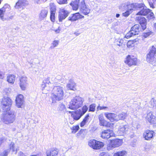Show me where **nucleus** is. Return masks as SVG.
Returning a JSON list of instances; mask_svg holds the SVG:
<instances>
[{"label": "nucleus", "mask_w": 156, "mask_h": 156, "mask_svg": "<svg viewBox=\"0 0 156 156\" xmlns=\"http://www.w3.org/2000/svg\"><path fill=\"white\" fill-rule=\"evenodd\" d=\"M130 5H129L128 8L129 9L130 8V9L127 10L126 12L123 13L122 14V15L123 16L125 17H127L130 14V13L132 12V10H134L130 6Z\"/></svg>", "instance_id": "c9c22d12"}, {"label": "nucleus", "mask_w": 156, "mask_h": 156, "mask_svg": "<svg viewBox=\"0 0 156 156\" xmlns=\"http://www.w3.org/2000/svg\"><path fill=\"white\" fill-rule=\"evenodd\" d=\"M48 12V11L47 9H43L41 10L39 15V19L41 20L44 19L47 17Z\"/></svg>", "instance_id": "5701e85b"}, {"label": "nucleus", "mask_w": 156, "mask_h": 156, "mask_svg": "<svg viewBox=\"0 0 156 156\" xmlns=\"http://www.w3.org/2000/svg\"><path fill=\"white\" fill-rule=\"evenodd\" d=\"M134 35V34H133V32L130 30L129 32L126 34L125 36V38L128 39Z\"/></svg>", "instance_id": "8fccbe9b"}, {"label": "nucleus", "mask_w": 156, "mask_h": 156, "mask_svg": "<svg viewBox=\"0 0 156 156\" xmlns=\"http://www.w3.org/2000/svg\"><path fill=\"white\" fill-rule=\"evenodd\" d=\"M29 5V2L27 0H18L14 7L17 10H24Z\"/></svg>", "instance_id": "423d86ee"}, {"label": "nucleus", "mask_w": 156, "mask_h": 156, "mask_svg": "<svg viewBox=\"0 0 156 156\" xmlns=\"http://www.w3.org/2000/svg\"><path fill=\"white\" fill-rule=\"evenodd\" d=\"M49 80V78H47L44 80L41 84V87L43 93L47 94L48 93V92L51 90L49 87V83L51 84Z\"/></svg>", "instance_id": "9d476101"}, {"label": "nucleus", "mask_w": 156, "mask_h": 156, "mask_svg": "<svg viewBox=\"0 0 156 156\" xmlns=\"http://www.w3.org/2000/svg\"><path fill=\"white\" fill-rule=\"evenodd\" d=\"M79 127L78 125L75 126H73L71 128V129L72 130V132L73 133H76L79 130Z\"/></svg>", "instance_id": "c03bdc74"}, {"label": "nucleus", "mask_w": 156, "mask_h": 156, "mask_svg": "<svg viewBox=\"0 0 156 156\" xmlns=\"http://www.w3.org/2000/svg\"><path fill=\"white\" fill-rule=\"evenodd\" d=\"M96 106V105L95 104H92L90 105L89 108V112H94L95 111V108Z\"/></svg>", "instance_id": "37998d69"}, {"label": "nucleus", "mask_w": 156, "mask_h": 156, "mask_svg": "<svg viewBox=\"0 0 156 156\" xmlns=\"http://www.w3.org/2000/svg\"><path fill=\"white\" fill-rule=\"evenodd\" d=\"M84 101L83 98L79 96H76L70 101L68 108L73 110H76L82 107Z\"/></svg>", "instance_id": "7ed1b4c3"}, {"label": "nucleus", "mask_w": 156, "mask_h": 156, "mask_svg": "<svg viewBox=\"0 0 156 156\" xmlns=\"http://www.w3.org/2000/svg\"><path fill=\"white\" fill-rule=\"evenodd\" d=\"M89 114H87L84 117L83 120L80 123V126L83 127L88 122L89 119Z\"/></svg>", "instance_id": "72a5a7b5"}, {"label": "nucleus", "mask_w": 156, "mask_h": 156, "mask_svg": "<svg viewBox=\"0 0 156 156\" xmlns=\"http://www.w3.org/2000/svg\"><path fill=\"white\" fill-rule=\"evenodd\" d=\"M143 30H145L146 28V23L140 24Z\"/></svg>", "instance_id": "bf43d9fd"}, {"label": "nucleus", "mask_w": 156, "mask_h": 156, "mask_svg": "<svg viewBox=\"0 0 156 156\" xmlns=\"http://www.w3.org/2000/svg\"><path fill=\"white\" fill-rule=\"evenodd\" d=\"M136 41V40L128 41L127 44V46L129 48L133 47L134 46V43Z\"/></svg>", "instance_id": "a19ab883"}, {"label": "nucleus", "mask_w": 156, "mask_h": 156, "mask_svg": "<svg viewBox=\"0 0 156 156\" xmlns=\"http://www.w3.org/2000/svg\"><path fill=\"white\" fill-rule=\"evenodd\" d=\"M83 116L80 112V110H77L74 111L72 114V117L75 120H78Z\"/></svg>", "instance_id": "412c9836"}, {"label": "nucleus", "mask_w": 156, "mask_h": 156, "mask_svg": "<svg viewBox=\"0 0 156 156\" xmlns=\"http://www.w3.org/2000/svg\"><path fill=\"white\" fill-rule=\"evenodd\" d=\"M97 140L94 139L90 140L88 142V145L90 147L94 149V147L97 142Z\"/></svg>", "instance_id": "e433bc0d"}, {"label": "nucleus", "mask_w": 156, "mask_h": 156, "mask_svg": "<svg viewBox=\"0 0 156 156\" xmlns=\"http://www.w3.org/2000/svg\"><path fill=\"white\" fill-rule=\"evenodd\" d=\"M80 12L84 15H87L88 14L90 10L86 5L84 1L82 0L81 3L80 4Z\"/></svg>", "instance_id": "1a4fd4ad"}, {"label": "nucleus", "mask_w": 156, "mask_h": 156, "mask_svg": "<svg viewBox=\"0 0 156 156\" xmlns=\"http://www.w3.org/2000/svg\"><path fill=\"white\" fill-rule=\"evenodd\" d=\"M14 143H11L10 144V150L12 152L14 151Z\"/></svg>", "instance_id": "13d9d810"}, {"label": "nucleus", "mask_w": 156, "mask_h": 156, "mask_svg": "<svg viewBox=\"0 0 156 156\" xmlns=\"http://www.w3.org/2000/svg\"><path fill=\"white\" fill-rule=\"evenodd\" d=\"M124 62L129 66H136L137 64V59L133 56L128 55L126 58Z\"/></svg>", "instance_id": "6e6552de"}, {"label": "nucleus", "mask_w": 156, "mask_h": 156, "mask_svg": "<svg viewBox=\"0 0 156 156\" xmlns=\"http://www.w3.org/2000/svg\"><path fill=\"white\" fill-rule=\"evenodd\" d=\"M153 2H152L150 1L149 2L150 6L151 8H154V4L156 2V1H155L154 0H152Z\"/></svg>", "instance_id": "5fc2aeb1"}, {"label": "nucleus", "mask_w": 156, "mask_h": 156, "mask_svg": "<svg viewBox=\"0 0 156 156\" xmlns=\"http://www.w3.org/2000/svg\"><path fill=\"white\" fill-rule=\"evenodd\" d=\"M104 109L105 111H108L109 110V109L107 107L101 106L99 105L98 106L97 108V110L98 111L99 110H101Z\"/></svg>", "instance_id": "a18cd8bd"}, {"label": "nucleus", "mask_w": 156, "mask_h": 156, "mask_svg": "<svg viewBox=\"0 0 156 156\" xmlns=\"http://www.w3.org/2000/svg\"><path fill=\"white\" fill-rule=\"evenodd\" d=\"M64 92L63 88L60 86H57L54 87L51 95L52 103L56 102V101H60L63 98Z\"/></svg>", "instance_id": "f257e3e1"}, {"label": "nucleus", "mask_w": 156, "mask_h": 156, "mask_svg": "<svg viewBox=\"0 0 156 156\" xmlns=\"http://www.w3.org/2000/svg\"><path fill=\"white\" fill-rule=\"evenodd\" d=\"M104 145V144L103 142L97 141L95 146L94 147V149H99L103 147Z\"/></svg>", "instance_id": "f704fd0d"}, {"label": "nucleus", "mask_w": 156, "mask_h": 156, "mask_svg": "<svg viewBox=\"0 0 156 156\" xmlns=\"http://www.w3.org/2000/svg\"><path fill=\"white\" fill-rule=\"evenodd\" d=\"M135 20L139 22L140 24L146 23L145 18L141 16L136 17Z\"/></svg>", "instance_id": "2f4dec72"}, {"label": "nucleus", "mask_w": 156, "mask_h": 156, "mask_svg": "<svg viewBox=\"0 0 156 156\" xmlns=\"http://www.w3.org/2000/svg\"><path fill=\"white\" fill-rule=\"evenodd\" d=\"M66 112L69 113L71 115V116H72V114H73V112H71L69 111H66V110H65Z\"/></svg>", "instance_id": "69168bd1"}, {"label": "nucleus", "mask_w": 156, "mask_h": 156, "mask_svg": "<svg viewBox=\"0 0 156 156\" xmlns=\"http://www.w3.org/2000/svg\"><path fill=\"white\" fill-rule=\"evenodd\" d=\"M4 73L0 71V78L2 79L4 77Z\"/></svg>", "instance_id": "680f3d73"}, {"label": "nucleus", "mask_w": 156, "mask_h": 156, "mask_svg": "<svg viewBox=\"0 0 156 156\" xmlns=\"http://www.w3.org/2000/svg\"><path fill=\"white\" fill-rule=\"evenodd\" d=\"M128 129V128L126 126H121L119 128V133L122 134L124 133Z\"/></svg>", "instance_id": "473e14b6"}, {"label": "nucleus", "mask_w": 156, "mask_h": 156, "mask_svg": "<svg viewBox=\"0 0 156 156\" xmlns=\"http://www.w3.org/2000/svg\"><path fill=\"white\" fill-rule=\"evenodd\" d=\"M98 119L99 122V125L101 126H109V123L106 121L102 115L101 114L99 115Z\"/></svg>", "instance_id": "6ab92c4d"}, {"label": "nucleus", "mask_w": 156, "mask_h": 156, "mask_svg": "<svg viewBox=\"0 0 156 156\" xmlns=\"http://www.w3.org/2000/svg\"><path fill=\"white\" fill-rule=\"evenodd\" d=\"M76 83L72 80L69 81L66 85L67 88L69 90H74L75 89Z\"/></svg>", "instance_id": "393cba45"}, {"label": "nucleus", "mask_w": 156, "mask_h": 156, "mask_svg": "<svg viewBox=\"0 0 156 156\" xmlns=\"http://www.w3.org/2000/svg\"><path fill=\"white\" fill-rule=\"evenodd\" d=\"M27 78L25 76H22L20 79V87L22 90H25L27 86Z\"/></svg>", "instance_id": "f3484780"}, {"label": "nucleus", "mask_w": 156, "mask_h": 156, "mask_svg": "<svg viewBox=\"0 0 156 156\" xmlns=\"http://www.w3.org/2000/svg\"><path fill=\"white\" fill-rule=\"evenodd\" d=\"M139 25L136 24L131 28L130 30L133 32V34L135 35L138 34L140 30L139 29Z\"/></svg>", "instance_id": "4be33fe9"}, {"label": "nucleus", "mask_w": 156, "mask_h": 156, "mask_svg": "<svg viewBox=\"0 0 156 156\" xmlns=\"http://www.w3.org/2000/svg\"><path fill=\"white\" fill-rule=\"evenodd\" d=\"M51 14H50V19L51 21L52 22H54L55 21V12H50Z\"/></svg>", "instance_id": "09e8293b"}, {"label": "nucleus", "mask_w": 156, "mask_h": 156, "mask_svg": "<svg viewBox=\"0 0 156 156\" xmlns=\"http://www.w3.org/2000/svg\"><path fill=\"white\" fill-rule=\"evenodd\" d=\"M79 0H74L71 2L70 4V5L72 7V9L74 10H76L79 7L80 8Z\"/></svg>", "instance_id": "aec40b11"}, {"label": "nucleus", "mask_w": 156, "mask_h": 156, "mask_svg": "<svg viewBox=\"0 0 156 156\" xmlns=\"http://www.w3.org/2000/svg\"><path fill=\"white\" fill-rule=\"evenodd\" d=\"M5 111L6 113L3 115L1 119L2 122L6 124L12 123L15 120V112L10 110Z\"/></svg>", "instance_id": "20e7f679"}, {"label": "nucleus", "mask_w": 156, "mask_h": 156, "mask_svg": "<svg viewBox=\"0 0 156 156\" xmlns=\"http://www.w3.org/2000/svg\"><path fill=\"white\" fill-rule=\"evenodd\" d=\"M12 105V100L8 97H5L2 99V105L3 109L5 111L10 110Z\"/></svg>", "instance_id": "0eeeda50"}, {"label": "nucleus", "mask_w": 156, "mask_h": 156, "mask_svg": "<svg viewBox=\"0 0 156 156\" xmlns=\"http://www.w3.org/2000/svg\"><path fill=\"white\" fill-rule=\"evenodd\" d=\"M4 141V139H2V138H1L0 139V143H2V142H3Z\"/></svg>", "instance_id": "338daca9"}, {"label": "nucleus", "mask_w": 156, "mask_h": 156, "mask_svg": "<svg viewBox=\"0 0 156 156\" xmlns=\"http://www.w3.org/2000/svg\"><path fill=\"white\" fill-rule=\"evenodd\" d=\"M58 109L61 111H63L66 110V107L65 105L62 104H60L58 107Z\"/></svg>", "instance_id": "de8ad7c7"}, {"label": "nucleus", "mask_w": 156, "mask_h": 156, "mask_svg": "<svg viewBox=\"0 0 156 156\" xmlns=\"http://www.w3.org/2000/svg\"><path fill=\"white\" fill-rule=\"evenodd\" d=\"M155 102V100L154 98H152L150 103L151 107L154 109H156V103Z\"/></svg>", "instance_id": "79ce46f5"}, {"label": "nucleus", "mask_w": 156, "mask_h": 156, "mask_svg": "<svg viewBox=\"0 0 156 156\" xmlns=\"http://www.w3.org/2000/svg\"><path fill=\"white\" fill-rule=\"evenodd\" d=\"M58 154V151L55 150H51L50 151L47 152V156H56Z\"/></svg>", "instance_id": "c756f323"}, {"label": "nucleus", "mask_w": 156, "mask_h": 156, "mask_svg": "<svg viewBox=\"0 0 156 156\" xmlns=\"http://www.w3.org/2000/svg\"><path fill=\"white\" fill-rule=\"evenodd\" d=\"M61 30V28L60 27H58L57 29L54 30V31L56 33H58L60 32Z\"/></svg>", "instance_id": "e2e57ef3"}, {"label": "nucleus", "mask_w": 156, "mask_h": 156, "mask_svg": "<svg viewBox=\"0 0 156 156\" xmlns=\"http://www.w3.org/2000/svg\"><path fill=\"white\" fill-rule=\"evenodd\" d=\"M69 14V12L64 9H60L59 12L58 18L59 21L61 22L64 20Z\"/></svg>", "instance_id": "f8f14e48"}, {"label": "nucleus", "mask_w": 156, "mask_h": 156, "mask_svg": "<svg viewBox=\"0 0 156 156\" xmlns=\"http://www.w3.org/2000/svg\"><path fill=\"white\" fill-rule=\"evenodd\" d=\"M127 116V114L125 112H122L119 114L118 115H117L116 121L120 120H124Z\"/></svg>", "instance_id": "bb28decb"}, {"label": "nucleus", "mask_w": 156, "mask_h": 156, "mask_svg": "<svg viewBox=\"0 0 156 156\" xmlns=\"http://www.w3.org/2000/svg\"><path fill=\"white\" fill-rule=\"evenodd\" d=\"M9 150H5L2 154L1 156H7Z\"/></svg>", "instance_id": "4d7b16f0"}, {"label": "nucleus", "mask_w": 156, "mask_h": 156, "mask_svg": "<svg viewBox=\"0 0 156 156\" xmlns=\"http://www.w3.org/2000/svg\"><path fill=\"white\" fill-rule=\"evenodd\" d=\"M154 133V132L152 130H147L144 133V137L145 140H150L153 138Z\"/></svg>", "instance_id": "2eb2a0df"}, {"label": "nucleus", "mask_w": 156, "mask_h": 156, "mask_svg": "<svg viewBox=\"0 0 156 156\" xmlns=\"http://www.w3.org/2000/svg\"><path fill=\"white\" fill-rule=\"evenodd\" d=\"M155 116L152 115L151 112H149L147 115L146 117L147 121L150 123H153L155 119Z\"/></svg>", "instance_id": "a878e982"}, {"label": "nucleus", "mask_w": 156, "mask_h": 156, "mask_svg": "<svg viewBox=\"0 0 156 156\" xmlns=\"http://www.w3.org/2000/svg\"><path fill=\"white\" fill-rule=\"evenodd\" d=\"M151 11L150 10V12H149V13L147 15V17L149 19H154L155 17L154 13L152 12H151Z\"/></svg>", "instance_id": "49530a36"}, {"label": "nucleus", "mask_w": 156, "mask_h": 156, "mask_svg": "<svg viewBox=\"0 0 156 156\" xmlns=\"http://www.w3.org/2000/svg\"><path fill=\"white\" fill-rule=\"evenodd\" d=\"M59 41L58 40H54L52 43L51 45L50 46L51 49H53L55 47H56L58 44Z\"/></svg>", "instance_id": "ea45409f"}, {"label": "nucleus", "mask_w": 156, "mask_h": 156, "mask_svg": "<svg viewBox=\"0 0 156 156\" xmlns=\"http://www.w3.org/2000/svg\"><path fill=\"white\" fill-rule=\"evenodd\" d=\"M4 14L0 9V19L3 21L5 20H10L12 19L13 17V16H7L6 17H4Z\"/></svg>", "instance_id": "b1692460"}, {"label": "nucleus", "mask_w": 156, "mask_h": 156, "mask_svg": "<svg viewBox=\"0 0 156 156\" xmlns=\"http://www.w3.org/2000/svg\"><path fill=\"white\" fill-rule=\"evenodd\" d=\"M59 4H63L67 3V0H56Z\"/></svg>", "instance_id": "3c124183"}, {"label": "nucleus", "mask_w": 156, "mask_h": 156, "mask_svg": "<svg viewBox=\"0 0 156 156\" xmlns=\"http://www.w3.org/2000/svg\"><path fill=\"white\" fill-rule=\"evenodd\" d=\"M16 102L17 106L19 108H21L24 103L23 95L20 94L17 95L16 98Z\"/></svg>", "instance_id": "4468645a"}, {"label": "nucleus", "mask_w": 156, "mask_h": 156, "mask_svg": "<svg viewBox=\"0 0 156 156\" xmlns=\"http://www.w3.org/2000/svg\"><path fill=\"white\" fill-rule=\"evenodd\" d=\"M15 77L16 76L14 75L10 74L7 77V81L9 83L13 84L15 80Z\"/></svg>", "instance_id": "cd10ccee"}, {"label": "nucleus", "mask_w": 156, "mask_h": 156, "mask_svg": "<svg viewBox=\"0 0 156 156\" xmlns=\"http://www.w3.org/2000/svg\"><path fill=\"white\" fill-rule=\"evenodd\" d=\"M19 156H26L22 152H20L19 153Z\"/></svg>", "instance_id": "0e129e2a"}, {"label": "nucleus", "mask_w": 156, "mask_h": 156, "mask_svg": "<svg viewBox=\"0 0 156 156\" xmlns=\"http://www.w3.org/2000/svg\"><path fill=\"white\" fill-rule=\"evenodd\" d=\"M122 144V140L116 139L111 141L110 144L109 145V147L114 148L120 146Z\"/></svg>", "instance_id": "ddd939ff"}, {"label": "nucleus", "mask_w": 156, "mask_h": 156, "mask_svg": "<svg viewBox=\"0 0 156 156\" xmlns=\"http://www.w3.org/2000/svg\"><path fill=\"white\" fill-rule=\"evenodd\" d=\"M19 17H21L24 19H25L26 18V15L23 12H21L20 13L19 16Z\"/></svg>", "instance_id": "6e6d98bb"}, {"label": "nucleus", "mask_w": 156, "mask_h": 156, "mask_svg": "<svg viewBox=\"0 0 156 156\" xmlns=\"http://www.w3.org/2000/svg\"><path fill=\"white\" fill-rule=\"evenodd\" d=\"M83 17V16L80 15L79 12H77L70 15L68 19L69 20L74 21L80 18H82Z\"/></svg>", "instance_id": "a211bd4d"}, {"label": "nucleus", "mask_w": 156, "mask_h": 156, "mask_svg": "<svg viewBox=\"0 0 156 156\" xmlns=\"http://www.w3.org/2000/svg\"><path fill=\"white\" fill-rule=\"evenodd\" d=\"M100 136L105 139H107L113 135L112 130L110 129H106L103 130L101 133Z\"/></svg>", "instance_id": "9b49d317"}, {"label": "nucleus", "mask_w": 156, "mask_h": 156, "mask_svg": "<svg viewBox=\"0 0 156 156\" xmlns=\"http://www.w3.org/2000/svg\"><path fill=\"white\" fill-rule=\"evenodd\" d=\"M130 6L134 10H140L136 14V15H143L146 16L149 13L150 10L149 9H147L146 7H145V5L143 3H133L130 4Z\"/></svg>", "instance_id": "f03ea898"}, {"label": "nucleus", "mask_w": 156, "mask_h": 156, "mask_svg": "<svg viewBox=\"0 0 156 156\" xmlns=\"http://www.w3.org/2000/svg\"><path fill=\"white\" fill-rule=\"evenodd\" d=\"M99 156H110V155L108 152H102L100 153Z\"/></svg>", "instance_id": "603ef678"}, {"label": "nucleus", "mask_w": 156, "mask_h": 156, "mask_svg": "<svg viewBox=\"0 0 156 156\" xmlns=\"http://www.w3.org/2000/svg\"><path fill=\"white\" fill-rule=\"evenodd\" d=\"M150 50L147 55L146 60L151 64H153L155 62L154 56L156 53V48L152 46Z\"/></svg>", "instance_id": "39448f33"}, {"label": "nucleus", "mask_w": 156, "mask_h": 156, "mask_svg": "<svg viewBox=\"0 0 156 156\" xmlns=\"http://www.w3.org/2000/svg\"><path fill=\"white\" fill-rule=\"evenodd\" d=\"M152 33V32L150 31L145 33L144 34V37L145 38H146L150 35H151Z\"/></svg>", "instance_id": "864d4df0"}, {"label": "nucleus", "mask_w": 156, "mask_h": 156, "mask_svg": "<svg viewBox=\"0 0 156 156\" xmlns=\"http://www.w3.org/2000/svg\"><path fill=\"white\" fill-rule=\"evenodd\" d=\"M122 41L123 40H120L119 41H117L116 42V44L117 45L119 46H121V45H122Z\"/></svg>", "instance_id": "052dcab7"}, {"label": "nucleus", "mask_w": 156, "mask_h": 156, "mask_svg": "<svg viewBox=\"0 0 156 156\" xmlns=\"http://www.w3.org/2000/svg\"><path fill=\"white\" fill-rule=\"evenodd\" d=\"M120 16V15L119 14L117 13L116 14L115 16L116 18H119V17Z\"/></svg>", "instance_id": "774afa93"}, {"label": "nucleus", "mask_w": 156, "mask_h": 156, "mask_svg": "<svg viewBox=\"0 0 156 156\" xmlns=\"http://www.w3.org/2000/svg\"><path fill=\"white\" fill-rule=\"evenodd\" d=\"M127 153L124 150L119 151L115 153L113 156H126L127 155Z\"/></svg>", "instance_id": "7c9ffc66"}, {"label": "nucleus", "mask_w": 156, "mask_h": 156, "mask_svg": "<svg viewBox=\"0 0 156 156\" xmlns=\"http://www.w3.org/2000/svg\"><path fill=\"white\" fill-rule=\"evenodd\" d=\"M88 109V108L87 106L86 105H84L82 108L81 110L79 109V110H80V112L83 115L87 112Z\"/></svg>", "instance_id": "58836bf2"}, {"label": "nucleus", "mask_w": 156, "mask_h": 156, "mask_svg": "<svg viewBox=\"0 0 156 156\" xmlns=\"http://www.w3.org/2000/svg\"><path fill=\"white\" fill-rule=\"evenodd\" d=\"M105 116L112 122L116 121L117 114L114 113L105 112Z\"/></svg>", "instance_id": "dca6fc26"}, {"label": "nucleus", "mask_w": 156, "mask_h": 156, "mask_svg": "<svg viewBox=\"0 0 156 156\" xmlns=\"http://www.w3.org/2000/svg\"><path fill=\"white\" fill-rule=\"evenodd\" d=\"M5 14L6 11H9L11 10V7L10 5L8 4H5L2 8L0 9Z\"/></svg>", "instance_id": "c85d7f7f"}, {"label": "nucleus", "mask_w": 156, "mask_h": 156, "mask_svg": "<svg viewBox=\"0 0 156 156\" xmlns=\"http://www.w3.org/2000/svg\"><path fill=\"white\" fill-rule=\"evenodd\" d=\"M49 6L50 12H56V7L54 3H50L49 4Z\"/></svg>", "instance_id": "4c0bfd02"}]
</instances>
